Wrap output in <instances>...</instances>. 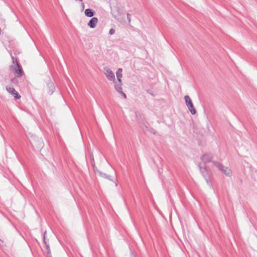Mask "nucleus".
Segmentation results:
<instances>
[{"instance_id": "11", "label": "nucleus", "mask_w": 257, "mask_h": 257, "mask_svg": "<svg viewBox=\"0 0 257 257\" xmlns=\"http://www.w3.org/2000/svg\"><path fill=\"white\" fill-rule=\"evenodd\" d=\"M122 69L121 68H119L117 69V70L116 72V75L117 80L120 83L121 82V78L122 76Z\"/></svg>"}, {"instance_id": "4", "label": "nucleus", "mask_w": 257, "mask_h": 257, "mask_svg": "<svg viewBox=\"0 0 257 257\" xmlns=\"http://www.w3.org/2000/svg\"><path fill=\"white\" fill-rule=\"evenodd\" d=\"M30 142L33 147H36L37 149L42 147V140L41 138H37L36 136H32Z\"/></svg>"}, {"instance_id": "2", "label": "nucleus", "mask_w": 257, "mask_h": 257, "mask_svg": "<svg viewBox=\"0 0 257 257\" xmlns=\"http://www.w3.org/2000/svg\"><path fill=\"white\" fill-rule=\"evenodd\" d=\"M13 65L10 67L11 69L14 70L15 74L17 77H21L23 75V70L21 66L18 63L17 60L15 59L14 57H12Z\"/></svg>"}, {"instance_id": "7", "label": "nucleus", "mask_w": 257, "mask_h": 257, "mask_svg": "<svg viewBox=\"0 0 257 257\" xmlns=\"http://www.w3.org/2000/svg\"><path fill=\"white\" fill-rule=\"evenodd\" d=\"M6 89L7 91L11 93L16 99H19L21 96L18 93V92L13 87L10 86H7Z\"/></svg>"}, {"instance_id": "10", "label": "nucleus", "mask_w": 257, "mask_h": 257, "mask_svg": "<svg viewBox=\"0 0 257 257\" xmlns=\"http://www.w3.org/2000/svg\"><path fill=\"white\" fill-rule=\"evenodd\" d=\"M98 23V19L97 18H92L88 22V26L91 28H95L97 23Z\"/></svg>"}, {"instance_id": "19", "label": "nucleus", "mask_w": 257, "mask_h": 257, "mask_svg": "<svg viewBox=\"0 0 257 257\" xmlns=\"http://www.w3.org/2000/svg\"><path fill=\"white\" fill-rule=\"evenodd\" d=\"M82 7H83V8H84V4L83 3L82 4Z\"/></svg>"}, {"instance_id": "14", "label": "nucleus", "mask_w": 257, "mask_h": 257, "mask_svg": "<svg viewBox=\"0 0 257 257\" xmlns=\"http://www.w3.org/2000/svg\"><path fill=\"white\" fill-rule=\"evenodd\" d=\"M99 174L102 177L110 180V176L107 175V174L103 173L100 172H99Z\"/></svg>"}, {"instance_id": "18", "label": "nucleus", "mask_w": 257, "mask_h": 257, "mask_svg": "<svg viewBox=\"0 0 257 257\" xmlns=\"http://www.w3.org/2000/svg\"><path fill=\"white\" fill-rule=\"evenodd\" d=\"M119 93L123 96L124 98L126 97V95L124 93H123L122 91L119 92Z\"/></svg>"}, {"instance_id": "3", "label": "nucleus", "mask_w": 257, "mask_h": 257, "mask_svg": "<svg viewBox=\"0 0 257 257\" xmlns=\"http://www.w3.org/2000/svg\"><path fill=\"white\" fill-rule=\"evenodd\" d=\"M214 166H215L219 171H221L224 174L227 176H231L232 175V171L230 168L224 166L222 164L218 162H212Z\"/></svg>"}, {"instance_id": "9", "label": "nucleus", "mask_w": 257, "mask_h": 257, "mask_svg": "<svg viewBox=\"0 0 257 257\" xmlns=\"http://www.w3.org/2000/svg\"><path fill=\"white\" fill-rule=\"evenodd\" d=\"M47 86L48 89L47 93L50 95L52 94L55 89L54 83L50 81L47 83Z\"/></svg>"}, {"instance_id": "17", "label": "nucleus", "mask_w": 257, "mask_h": 257, "mask_svg": "<svg viewBox=\"0 0 257 257\" xmlns=\"http://www.w3.org/2000/svg\"><path fill=\"white\" fill-rule=\"evenodd\" d=\"M131 15L129 14H127V19L128 23H130L131 19Z\"/></svg>"}, {"instance_id": "16", "label": "nucleus", "mask_w": 257, "mask_h": 257, "mask_svg": "<svg viewBox=\"0 0 257 257\" xmlns=\"http://www.w3.org/2000/svg\"><path fill=\"white\" fill-rule=\"evenodd\" d=\"M114 33H115V30L113 29H110V30L109 31V34L110 35H113L114 34Z\"/></svg>"}, {"instance_id": "1", "label": "nucleus", "mask_w": 257, "mask_h": 257, "mask_svg": "<svg viewBox=\"0 0 257 257\" xmlns=\"http://www.w3.org/2000/svg\"><path fill=\"white\" fill-rule=\"evenodd\" d=\"M200 170L207 184L210 188H212V176L210 170H208L206 167H202L199 166Z\"/></svg>"}, {"instance_id": "15", "label": "nucleus", "mask_w": 257, "mask_h": 257, "mask_svg": "<svg viewBox=\"0 0 257 257\" xmlns=\"http://www.w3.org/2000/svg\"><path fill=\"white\" fill-rule=\"evenodd\" d=\"M46 233V232H45L44 235V242L45 243V245H46V248H47V251H48V253H49L50 252V248H49V246L46 244V242L45 240V234Z\"/></svg>"}, {"instance_id": "6", "label": "nucleus", "mask_w": 257, "mask_h": 257, "mask_svg": "<svg viewBox=\"0 0 257 257\" xmlns=\"http://www.w3.org/2000/svg\"><path fill=\"white\" fill-rule=\"evenodd\" d=\"M104 73L107 79L115 82V76L113 72L108 68H104Z\"/></svg>"}, {"instance_id": "5", "label": "nucleus", "mask_w": 257, "mask_h": 257, "mask_svg": "<svg viewBox=\"0 0 257 257\" xmlns=\"http://www.w3.org/2000/svg\"><path fill=\"white\" fill-rule=\"evenodd\" d=\"M184 99L186 102V104L191 114H195L196 112V109L194 107L193 102L190 97L188 95H185L184 96Z\"/></svg>"}, {"instance_id": "12", "label": "nucleus", "mask_w": 257, "mask_h": 257, "mask_svg": "<svg viewBox=\"0 0 257 257\" xmlns=\"http://www.w3.org/2000/svg\"><path fill=\"white\" fill-rule=\"evenodd\" d=\"M85 15L88 17H92L94 15V13L93 12V11L90 9H87L85 11Z\"/></svg>"}, {"instance_id": "13", "label": "nucleus", "mask_w": 257, "mask_h": 257, "mask_svg": "<svg viewBox=\"0 0 257 257\" xmlns=\"http://www.w3.org/2000/svg\"><path fill=\"white\" fill-rule=\"evenodd\" d=\"M121 85H122L121 82L120 83L118 82V84H115V86H114L115 89L118 93L122 91Z\"/></svg>"}, {"instance_id": "8", "label": "nucleus", "mask_w": 257, "mask_h": 257, "mask_svg": "<svg viewBox=\"0 0 257 257\" xmlns=\"http://www.w3.org/2000/svg\"><path fill=\"white\" fill-rule=\"evenodd\" d=\"M212 159V155L211 154H205L201 157V160L204 163H208Z\"/></svg>"}]
</instances>
